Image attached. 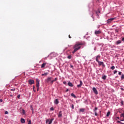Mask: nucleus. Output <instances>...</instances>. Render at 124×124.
<instances>
[{"mask_svg": "<svg viewBox=\"0 0 124 124\" xmlns=\"http://www.w3.org/2000/svg\"><path fill=\"white\" fill-rule=\"evenodd\" d=\"M80 45H84V44L81 43H77L73 47V49H74V51L72 52L73 54H75L78 50H80L81 49Z\"/></svg>", "mask_w": 124, "mask_h": 124, "instance_id": "obj_1", "label": "nucleus"}, {"mask_svg": "<svg viewBox=\"0 0 124 124\" xmlns=\"http://www.w3.org/2000/svg\"><path fill=\"white\" fill-rule=\"evenodd\" d=\"M54 118H51V119H47L46 121V124H52V123H53V121H54Z\"/></svg>", "mask_w": 124, "mask_h": 124, "instance_id": "obj_2", "label": "nucleus"}, {"mask_svg": "<svg viewBox=\"0 0 124 124\" xmlns=\"http://www.w3.org/2000/svg\"><path fill=\"white\" fill-rule=\"evenodd\" d=\"M53 78L52 77L48 78L47 79L45 80L46 83L48 84L49 82H51V81H53L52 80Z\"/></svg>", "mask_w": 124, "mask_h": 124, "instance_id": "obj_3", "label": "nucleus"}, {"mask_svg": "<svg viewBox=\"0 0 124 124\" xmlns=\"http://www.w3.org/2000/svg\"><path fill=\"white\" fill-rule=\"evenodd\" d=\"M93 91L94 93H95V94H98V92L97 91V90H96V88H95V87H93Z\"/></svg>", "mask_w": 124, "mask_h": 124, "instance_id": "obj_4", "label": "nucleus"}, {"mask_svg": "<svg viewBox=\"0 0 124 124\" xmlns=\"http://www.w3.org/2000/svg\"><path fill=\"white\" fill-rule=\"evenodd\" d=\"M113 20H115V18H110V19H108L107 20L108 24H110V23H111L112 22V21H113Z\"/></svg>", "mask_w": 124, "mask_h": 124, "instance_id": "obj_5", "label": "nucleus"}, {"mask_svg": "<svg viewBox=\"0 0 124 124\" xmlns=\"http://www.w3.org/2000/svg\"><path fill=\"white\" fill-rule=\"evenodd\" d=\"M29 83L30 85H32V84H34V80L33 79H30L29 80Z\"/></svg>", "mask_w": 124, "mask_h": 124, "instance_id": "obj_6", "label": "nucleus"}, {"mask_svg": "<svg viewBox=\"0 0 124 124\" xmlns=\"http://www.w3.org/2000/svg\"><path fill=\"white\" fill-rule=\"evenodd\" d=\"M54 103H55V104H56V105L59 104V103H60V102L59 101V99H56L54 101Z\"/></svg>", "mask_w": 124, "mask_h": 124, "instance_id": "obj_7", "label": "nucleus"}, {"mask_svg": "<svg viewBox=\"0 0 124 124\" xmlns=\"http://www.w3.org/2000/svg\"><path fill=\"white\" fill-rule=\"evenodd\" d=\"M82 85H83V82H82V80H80V84L78 85L77 87L78 88H81V87H82Z\"/></svg>", "mask_w": 124, "mask_h": 124, "instance_id": "obj_8", "label": "nucleus"}, {"mask_svg": "<svg viewBox=\"0 0 124 124\" xmlns=\"http://www.w3.org/2000/svg\"><path fill=\"white\" fill-rule=\"evenodd\" d=\"M120 117H121V118H124V119L120 120V121H121L122 122H124V112L122 113L120 115Z\"/></svg>", "mask_w": 124, "mask_h": 124, "instance_id": "obj_9", "label": "nucleus"}, {"mask_svg": "<svg viewBox=\"0 0 124 124\" xmlns=\"http://www.w3.org/2000/svg\"><path fill=\"white\" fill-rule=\"evenodd\" d=\"M57 80H58V78H55L54 80H52L50 82L51 85H53V84H54V82H56V81H57Z\"/></svg>", "mask_w": 124, "mask_h": 124, "instance_id": "obj_10", "label": "nucleus"}, {"mask_svg": "<svg viewBox=\"0 0 124 124\" xmlns=\"http://www.w3.org/2000/svg\"><path fill=\"white\" fill-rule=\"evenodd\" d=\"M62 111H60L59 112V113L58 114V117L59 118H61V117H62Z\"/></svg>", "mask_w": 124, "mask_h": 124, "instance_id": "obj_11", "label": "nucleus"}, {"mask_svg": "<svg viewBox=\"0 0 124 124\" xmlns=\"http://www.w3.org/2000/svg\"><path fill=\"white\" fill-rule=\"evenodd\" d=\"M101 33V31H95V34H100Z\"/></svg>", "mask_w": 124, "mask_h": 124, "instance_id": "obj_12", "label": "nucleus"}, {"mask_svg": "<svg viewBox=\"0 0 124 124\" xmlns=\"http://www.w3.org/2000/svg\"><path fill=\"white\" fill-rule=\"evenodd\" d=\"M39 86V80L38 78L36 79V87H38Z\"/></svg>", "mask_w": 124, "mask_h": 124, "instance_id": "obj_13", "label": "nucleus"}, {"mask_svg": "<svg viewBox=\"0 0 124 124\" xmlns=\"http://www.w3.org/2000/svg\"><path fill=\"white\" fill-rule=\"evenodd\" d=\"M68 86H69V87H73V84L70 82V81H69L68 83Z\"/></svg>", "mask_w": 124, "mask_h": 124, "instance_id": "obj_14", "label": "nucleus"}, {"mask_svg": "<svg viewBox=\"0 0 124 124\" xmlns=\"http://www.w3.org/2000/svg\"><path fill=\"white\" fill-rule=\"evenodd\" d=\"M20 122L22 124H25V123H26V121L24 119V118H21L20 120Z\"/></svg>", "mask_w": 124, "mask_h": 124, "instance_id": "obj_15", "label": "nucleus"}, {"mask_svg": "<svg viewBox=\"0 0 124 124\" xmlns=\"http://www.w3.org/2000/svg\"><path fill=\"white\" fill-rule=\"evenodd\" d=\"M98 59H100V55H98L96 57V61L98 62H99V61H98Z\"/></svg>", "mask_w": 124, "mask_h": 124, "instance_id": "obj_16", "label": "nucleus"}, {"mask_svg": "<svg viewBox=\"0 0 124 124\" xmlns=\"http://www.w3.org/2000/svg\"><path fill=\"white\" fill-rule=\"evenodd\" d=\"M46 64H47L46 63H44L42 64L41 65V68H43L45 67V65H46Z\"/></svg>", "mask_w": 124, "mask_h": 124, "instance_id": "obj_17", "label": "nucleus"}, {"mask_svg": "<svg viewBox=\"0 0 124 124\" xmlns=\"http://www.w3.org/2000/svg\"><path fill=\"white\" fill-rule=\"evenodd\" d=\"M98 63L99 65H102V64H103L104 62H102L99 61V62H98Z\"/></svg>", "mask_w": 124, "mask_h": 124, "instance_id": "obj_18", "label": "nucleus"}, {"mask_svg": "<svg viewBox=\"0 0 124 124\" xmlns=\"http://www.w3.org/2000/svg\"><path fill=\"white\" fill-rule=\"evenodd\" d=\"M71 96H72L73 97H74V98H76V96L75 95V94H74V93H72L71 94Z\"/></svg>", "mask_w": 124, "mask_h": 124, "instance_id": "obj_19", "label": "nucleus"}, {"mask_svg": "<svg viewBox=\"0 0 124 124\" xmlns=\"http://www.w3.org/2000/svg\"><path fill=\"white\" fill-rule=\"evenodd\" d=\"M107 78V76H104L103 77H102V79H103V80H106Z\"/></svg>", "mask_w": 124, "mask_h": 124, "instance_id": "obj_20", "label": "nucleus"}, {"mask_svg": "<svg viewBox=\"0 0 124 124\" xmlns=\"http://www.w3.org/2000/svg\"><path fill=\"white\" fill-rule=\"evenodd\" d=\"M30 107L31 108V110L32 111V114H33V108L32 107V106H30Z\"/></svg>", "mask_w": 124, "mask_h": 124, "instance_id": "obj_21", "label": "nucleus"}, {"mask_svg": "<svg viewBox=\"0 0 124 124\" xmlns=\"http://www.w3.org/2000/svg\"><path fill=\"white\" fill-rule=\"evenodd\" d=\"M80 112H85V109L84 108H80Z\"/></svg>", "mask_w": 124, "mask_h": 124, "instance_id": "obj_22", "label": "nucleus"}, {"mask_svg": "<svg viewBox=\"0 0 124 124\" xmlns=\"http://www.w3.org/2000/svg\"><path fill=\"white\" fill-rule=\"evenodd\" d=\"M121 40H119L116 42V44L118 45V44H121Z\"/></svg>", "mask_w": 124, "mask_h": 124, "instance_id": "obj_23", "label": "nucleus"}, {"mask_svg": "<svg viewBox=\"0 0 124 124\" xmlns=\"http://www.w3.org/2000/svg\"><path fill=\"white\" fill-rule=\"evenodd\" d=\"M22 111V114H23V115H25L26 114V111H25V109H23Z\"/></svg>", "mask_w": 124, "mask_h": 124, "instance_id": "obj_24", "label": "nucleus"}, {"mask_svg": "<svg viewBox=\"0 0 124 124\" xmlns=\"http://www.w3.org/2000/svg\"><path fill=\"white\" fill-rule=\"evenodd\" d=\"M110 111H108L107 114V117H109V116H110Z\"/></svg>", "mask_w": 124, "mask_h": 124, "instance_id": "obj_25", "label": "nucleus"}, {"mask_svg": "<svg viewBox=\"0 0 124 124\" xmlns=\"http://www.w3.org/2000/svg\"><path fill=\"white\" fill-rule=\"evenodd\" d=\"M72 58V56L71 55H69L67 57V59H69V60H70Z\"/></svg>", "mask_w": 124, "mask_h": 124, "instance_id": "obj_26", "label": "nucleus"}, {"mask_svg": "<svg viewBox=\"0 0 124 124\" xmlns=\"http://www.w3.org/2000/svg\"><path fill=\"white\" fill-rule=\"evenodd\" d=\"M110 69H111V70H114V69H115V67L114 66H112L110 67Z\"/></svg>", "mask_w": 124, "mask_h": 124, "instance_id": "obj_27", "label": "nucleus"}, {"mask_svg": "<svg viewBox=\"0 0 124 124\" xmlns=\"http://www.w3.org/2000/svg\"><path fill=\"white\" fill-rule=\"evenodd\" d=\"M44 75H45V76H46V75H48V73H45V74H42V76H44Z\"/></svg>", "mask_w": 124, "mask_h": 124, "instance_id": "obj_28", "label": "nucleus"}, {"mask_svg": "<svg viewBox=\"0 0 124 124\" xmlns=\"http://www.w3.org/2000/svg\"><path fill=\"white\" fill-rule=\"evenodd\" d=\"M71 108H72L73 110V109H74V105H73V104L71 105Z\"/></svg>", "mask_w": 124, "mask_h": 124, "instance_id": "obj_29", "label": "nucleus"}, {"mask_svg": "<svg viewBox=\"0 0 124 124\" xmlns=\"http://www.w3.org/2000/svg\"><path fill=\"white\" fill-rule=\"evenodd\" d=\"M37 88V92H38V91H39V86H36Z\"/></svg>", "mask_w": 124, "mask_h": 124, "instance_id": "obj_30", "label": "nucleus"}, {"mask_svg": "<svg viewBox=\"0 0 124 124\" xmlns=\"http://www.w3.org/2000/svg\"><path fill=\"white\" fill-rule=\"evenodd\" d=\"M121 78V79H124V74H123V75H122Z\"/></svg>", "mask_w": 124, "mask_h": 124, "instance_id": "obj_31", "label": "nucleus"}, {"mask_svg": "<svg viewBox=\"0 0 124 124\" xmlns=\"http://www.w3.org/2000/svg\"><path fill=\"white\" fill-rule=\"evenodd\" d=\"M10 91H11L12 92H14L15 91V88L10 89Z\"/></svg>", "mask_w": 124, "mask_h": 124, "instance_id": "obj_32", "label": "nucleus"}, {"mask_svg": "<svg viewBox=\"0 0 124 124\" xmlns=\"http://www.w3.org/2000/svg\"><path fill=\"white\" fill-rule=\"evenodd\" d=\"M50 111H54V108L51 107V108H50Z\"/></svg>", "mask_w": 124, "mask_h": 124, "instance_id": "obj_33", "label": "nucleus"}, {"mask_svg": "<svg viewBox=\"0 0 124 124\" xmlns=\"http://www.w3.org/2000/svg\"><path fill=\"white\" fill-rule=\"evenodd\" d=\"M117 72H118V71H117V70H115L114 72V74H116V73H117Z\"/></svg>", "mask_w": 124, "mask_h": 124, "instance_id": "obj_34", "label": "nucleus"}, {"mask_svg": "<svg viewBox=\"0 0 124 124\" xmlns=\"http://www.w3.org/2000/svg\"><path fill=\"white\" fill-rule=\"evenodd\" d=\"M117 123H118L119 124H123V123H122L121 121H117Z\"/></svg>", "mask_w": 124, "mask_h": 124, "instance_id": "obj_35", "label": "nucleus"}, {"mask_svg": "<svg viewBox=\"0 0 124 124\" xmlns=\"http://www.w3.org/2000/svg\"><path fill=\"white\" fill-rule=\"evenodd\" d=\"M115 32H119V29H116L115 30Z\"/></svg>", "mask_w": 124, "mask_h": 124, "instance_id": "obj_36", "label": "nucleus"}, {"mask_svg": "<svg viewBox=\"0 0 124 124\" xmlns=\"http://www.w3.org/2000/svg\"><path fill=\"white\" fill-rule=\"evenodd\" d=\"M28 124H31V121L30 120L29 121Z\"/></svg>", "mask_w": 124, "mask_h": 124, "instance_id": "obj_37", "label": "nucleus"}, {"mask_svg": "<svg viewBox=\"0 0 124 124\" xmlns=\"http://www.w3.org/2000/svg\"><path fill=\"white\" fill-rule=\"evenodd\" d=\"M7 114H8V111H6L5 112V115H7Z\"/></svg>", "mask_w": 124, "mask_h": 124, "instance_id": "obj_38", "label": "nucleus"}, {"mask_svg": "<svg viewBox=\"0 0 124 124\" xmlns=\"http://www.w3.org/2000/svg\"><path fill=\"white\" fill-rule=\"evenodd\" d=\"M70 66L71 68H72L73 69V65H70Z\"/></svg>", "mask_w": 124, "mask_h": 124, "instance_id": "obj_39", "label": "nucleus"}, {"mask_svg": "<svg viewBox=\"0 0 124 124\" xmlns=\"http://www.w3.org/2000/svg\"><path fill=\"white\" fill-rule=\"evenodd\" d=\"M119 75H122V72H119Z\"/></svg>", "mask_w": 124, "mask_h": 124, "instance_id": "obj_40", "label": "nucleus"}, {"mask_svg": "<svg viewBox=\"0 0 124 124\" xmlns=\"http://www.w3.org/2000/svg\"><path fill=\"white\" fill-rule=\"evenodd\" d=\"M63 84H64V85H66V81H63Z\"/></svg>", "mask_w": 124, "mask_h": 124, "instance_id": "obj_41", "label": "nucleus"}, {"mask_svg": "<svg viewBox=\"0 0 124 124\" xmlns=\"http://www.w3.org/2000/svg\"><path fill=\"white\" fill-rule=\"evenodd\" d=\"M21 95L20 94L17 95V98H20Z\"/></svg>", "mask_w": 124, "mask_h": 124, "instance_id": "obj_42", "label": "nucleus"}, {"mask_svg": "<svg viewBox=\"0 0 124 124\" xmlns=\"http://www.w3.org/2000/svg\"><path fill=\"white\" fill-rule=\"evenodd\" d=\"M102 65V66H103L104 67H105V65L104 64V63H103Z\"/></svg>", "mask_w": 124, "mask_h": 124, "instance_id": "obj_43", "label": "nucleus"}, {"mask_svg": "<svg viewBox=\"0 0 124 124\" xmlns=\"http://www.w3.org/2000/svg\"><path fill=\"white\" fill-rule=\"evenodd\" d=\"M120 89L121 90V91H124V89L123 88H121Z\"/></svg>", "mask_w": 124, "mask_h": 124, "instance_id": "obj_44", "label": "nucleus"}, {"mask_svg": "<svg viewBox=\"0 0 124 124\" xmlns=\"http://www.w3.org/2000/svg\"><path fill=\"white\" fill-rule=\"evenodd\" d=\"M95 115L97 116V113H96V111H95Z\"/></svg>", "mask_w": 124, "mask_h": 124, "instance_id": "obj_45", "label": "nucleus"}, {"mask_svg": "<svg viewBox=\"0 0 124 124\" xmlns=\"http://www.w3.org/2000/svg\"><path fill=\"white\" fill-rule=\"evenodd\" d=\"M68 91H69V90L68 89H67L66 90V93H67V92H68Z\"/></svg>", "mask_w": 124, "mask_h": 124, "instance_id": "obj_46", "label": "nucleus"}, {"mask_svg": "<svg viewBox=\"0 0 124 124\" xmlns=\"http://www.w3.org/2000/svg\"><path fill=\"white\" fill-rule=\"evenodd\" d=\"M94 110L95 111H96V110H97V108H95Z\"/></svg>", "mask_w": 124, "mask_h": 124, "instance_id": "obj_47", "label": "nucleus"}, {"mask_svg": "<svg viewBox=\"0 0 124 124\" xmlns=\"http://www.w3.org/2000/svg\"><path fill=\"white\" fill-rule=\"evenodd\" d=\"M34 89H35V87L34 86H33V90H34Z\"/></svg>", "mask_w": 124, "mask_h": 124, "instance_id": "obj_48", "label": "nucleus"}, {"mask_svg": "<svg viewBox=\"0 0 124 124\" xmlns=\"http://www.w3.org/2000/svg\"><path fill=\"white\" fill-rule=\"evenodd\" d=\"M69 38H71V36H70V35H69Z\"/></svg>", "mask_w": 124, "mask_h": 124, "instance_id": "obj_49", "label": "nucleus"}, {"mask_svg": "<svg viewBox=\"0 0 124 124\" xmlns=\"http://www.w3.org/2000/svg\"><path fill=\"white\" fill-rule=\"evenodd\" d=\"M122 41H124V37L122 38Z\"/></svg>", "mask_w": 124, "mask_h": 124, "instance_id": "obj_50", "label": "nucleus"}, {"mask_svg": "<svg viewBox=\"0 0 124 124\" xmlns=\"http://www.w3.org/2000/svg\"><path fill=\"white\" fill-rule=\"evenodd\" d=\"M117 119H118V120H119V119H120V117H117Z\"/></svg>", "mask_w": 124, "mask_h": 124, "instance_id": "obj_51", "label": "nucleus"}, {"mask_svg": "<svg viewBox=\"0 0 124 124\" xmlns=\"http://www.w3.org/2000/svg\"><path fill=\"white\" fill-rule=\"evenodd\" d=\"M0 102H2V99H0Z\"/></svg>", "mask_w": 124, "mask_h": 124, "instance_id": "obj_52", "label": "nucleus"}, {"mask_svg": "<svg viewBox=\"0 0 124 124\" xmlns=\"http://www.w3.org/2000/svg\"><path fill=\"white\" fill-rule=\"evenodd\" d=\"M122 105L124 104V103H123V101L122 102Z\"/></svg>", "mask_w": 124, "mask_h": 124, "instance_id": "obj_53", "label": "nucleus"}, {"mask_svg": "<svg viewBox=\"0 0 124 124\" xmlns=\"http://www.w3.org/2000/svg\"><path fill=\"white\" fill-rule=\"evenodd\" d=\"M33 92H36V91L34 89V90H33Z\"/></svg>", "mask_w": 124, "mask_h": 124, "instance_id": "obj_54", "label": "nucleus"}, {"mask_svg": "<svg viewBox=\"0 0 124 124\" xmlns=\"http://www.w3.org/2000/svg\"><path fill=\"white\" fill-rule=\"evenodd\" d=\"M121 124H124V123H121Z\"/></svg>", "mask_w": 124, "mask_h": 124, "instance_id": "obj_55", "label": "nucleus"}, {"mask_svg": "<svg viewBox=\"0 0 124 124\" xmlns=\"http://www.w3.org/2000/svg\"><path fill=\"white\" fill-rule=\"evenodd\" d=\"M113 27H115V25H113Z\"/></svg>", "mask_w": 124, "mask_h": 124, "instance_id": "obj_56", "label": "nucleus"}]
</instances>
